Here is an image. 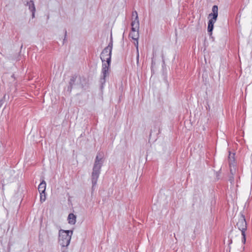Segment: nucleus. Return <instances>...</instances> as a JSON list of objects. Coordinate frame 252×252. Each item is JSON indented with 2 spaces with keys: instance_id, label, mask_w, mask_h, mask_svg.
Listing matches in <instances>:
<instances>
[{
  "instance_id": "nucleus-19",
  "label": "nucleus",
  "mask_w": 252,
  "mask_h": 252,
  "mask_svg": "<svg viewBox=\"0 0 252 252\" xmlns=\"http://www.w3.org/2000/svg\"><path fill=\"white\" fill-rule=\"evenodd\" d=\"M136 42L134 43V45H135V46H136V51H138V52H139L138 40H136Z\"/></svg>"
},
{
  "instance_id": "nucleus-18",
  "label": "nucleus",
  "mask_w": 252,
  "mask_h": 252,
  "mask_svg": "<svg viewBox=\"0 0 252 252\" xmlns=\"http://www.w3.org/2000/svg\"><path fill=\"white\" fill-rule=\"evenodd\" d=\"M139 29H135L134 27H132L131 28V31L132 32H138Z\"/></svg>"
},
{
  "instance_id": "nucleus-21",
  "label": "nucleus",
  "mask_w": 252,
  "mask_h": 252,
  "mask_svg": "<svg viewBox=\"0 0 252 252\" xmlns=\"http://www.w3.org/2000/svg\"><path fill=\"white\" fill-rule=\"evenodd\" d=\"M134 15H135V11L132 12V16H133Z\"/></svg>"
},
{
  "instance_id": "nucleus-16",
  "label": "nucleus",
  "mask_w": 252,
  "mask_h": 252,
  "mask_svg": "<svg viewBox=\"0 0 252 252\" xmlns=\"http://www.w3.org/2000/svg\"><path fill=\"white\" fill-rule=\"evenodd\" d=\"M139 53L138 51L136 52V62L137 64H138L139 63Z\"/></svg>"
},
{
  "instance_id": "nucleus-6",
  "label": "nucleus",
  "mask_w": 252,
  "mask_h": 252,
  "mask_svg": "<svg viewBox=\"0 0 252 252\" xmlns=\"http://www.w3.org/2000/svg\"><path fill=\"white\" fill-rule=\"evenodd\" d=\"M26 5L29 6V10L32 13V18H33L35 17V7L33 0H31L30 1H27Z\"/></svg>"
},
{
  "instance_id": "nucleus-15",
  "label": "nucleus",
  "mask_w": 252,
  "mask_h": 252,
  "mask_svg": "<svg viewBox=\"0 0 252 252\" xmlns=\"http://www.w3.org/2000/svg\"><path fill=\"white\" fill-rule=\"evenodd\" d=\"M46 197L45 195L44 194H40V200L41 201H44L45 200Z\"/></svg>"
},
{
  "instance_id": "nucleus-12",
  "label": "nucleus",
  "mask_w": 252,
  "mask_h": 252,
  "mask_svg": "<svg viewBox=\"0 0 252 252\" xmlns=\"http://www.w3.org/2000/svg\"><path fill=\"white\" fill-rule=\"evenodd\" d=\"M229 167L230 174H231V175H234L236 172L235 168V164H234L233 163H230Z\"/></svg>"
},
{
  "instance_id": "nucleus-23",
  "label": "nucleus",
  "mask_w": 252,
  "mask_h": 252,
  "mask_svg": "<svg viewBox=\"0 0 252 252\" xmlns=\"http://www.w3.org/2000/svg\"><path fill=\"white\" fill-rule=\"evenodd\" d=\"M62 252H65L64 251H63Z\"/></svg>"
},
{
  "instance_id": "nucleus-11",
  "label": "nucleus",
  "mask_w": 252,
  "mask_h": 252,
  "mask_svg": "<svg viewBox=\"0 0 252 252\" xmlns=\"http://www.w3.org/2000/svg\"><path fill=\"white\" fill-rule=\"evenodd\" d=\"M129 36H130L134 40H137L139 38L138 32H131L129 33Z\"/></svg>"
},
{
  "instance_id": "nucleus-7",
  "label": "nucleus",
  "mask_w": 252,
  "mask_h": 252,
  "mask_svg": "<svg viewBox=\"0 0 252 252\" xmlns=\"http://www.w3.org/2000/svg\"><path fill=\"white\" fill-rule=\"evenodd\" d=\"M77 75H74L73 76H72L70 79V81L69 82V86L67 88V91L71 92L73 85H75V82L76 81V80L77 79Z\"/></svg>"
},
{
  "instance_id": "nucleus-8",
  "label": "nucleus",
  "mask_w": 252,
  "mask_h": 252,
  "mask_svg": "<svg viewBox=\"0 0 252 252\" xmlns=\"http://www.w3.org/2000/svg\"><path fill=\"white\" fill-rule=\"evenodd\" d=\"M46 186V182L44 180H43L39 185L38 190L40 194H45Z\"/></svg>"
},
{
  "instance_id": "nucleus-9",
  "label": "nucleus",
  "mask_w": 252,
  "mask_h": 252,
  "mask_svg": "<svg viewBox=\"0 0 252 252\" xmlns=\"http://www.w3.org/2000/svg\"><path fill=\"white\" fill-rule=\"evenodd\" d=\"M135 18L134 21L131 22V27H134L135 29H139V22L138 20V14L137 12L135 11Z\"/></svg>"
},
{
  "instance_id": "nucleus-22",
  "label": "nucleus",
  "mask_w": 252,
  "mask_h": 252,
  "mask_svg": "<svg viewBox=\"0 0 252 252\" xmlns=\"http://www.w3.org/2000/svg\"><path fill=\"white\" fill-rule=\"evenodd\" d=\"M232 240H231L230 241L229 244L232 243Z\"/></svg>"
},
{
  "instance_id": "nucleus-5",
  "label": "nucleus",
  "mask_w": 252,
  "mask_h": 252,
  "mask_svg": "<svg viewBox=\"0 0 252 252\" xmlns=\"http://www.w3.org/2000/svg\"><path fill=\"white\" fill-rule=\"evenodd\" d=\"M236 226L241 231L242 235L243 236L242 241L243 244H245L246 240L245 231L247 230V226L245 217L243 214H241L238 221L237 222Z\"/></svg>"
},
{
  "instance_id": "nucleus-20",
  "label": "nucleus",
  "mask_w": 252,
  "mask_h": 252,
  "mask_svg": "<svg viewBox=\"0 0 252 252\" xmlns=\"http://www.w3.org/2000/svg\"><path fill=\"white\" fill-rule=\"evenodd\" d=\"M66 35H67V32H66V31H65V35H64V39H63V41L65 40L66 36Z\"/></svg>"
},
{
  "instance_id": "nucleus-10",
  "label": "nucleus",
  "mask_w": 252,
  "mask_h": 252,
  "mask_svg": "<svg viewBox=\"0 0 252 252\" xmlns=\"http://www.w3.org/2000/svg\"><path fill=\"white\" fill-rule=\"evenodd\" d=\"M76 217L72 213L69 214L68 216V223L71 224H74L76 222Z\"/></svg>"
},
{
  "instance_id": "nucleus-4",
  "label": "nucleus",
  "mask_w": 252,
  "mask_h": 252,
  "mask_svg": "<svg viewBox=\"0 0 252 252\" xmlns=\"http://www.w3.org/2000/svg\"><path fill=\"white\" fill-rule=\"evenodd\" d=\"M218 16V7L217 5H214L212 7V13L209 14L208 18H212L209 20L208 23V32L211 35L214 29V24L216 22Z\"/></svg>"
},
{
  "instance_id": "nucleus-3",
  "label": "nucleus",
  "mask_w": 252,
  "mask_h": 252,
  "mask_svg": "<svg viewBox=\"0 0 252 252\" xmlns=\"http://www.w3.org/2000/svg\"><path fill=\"white\" fill-rule=\"evenodd\" d=\"M60 232H62V234H60L59 236L60 244L63 247H67L70 243L73 231L61 230Z\"/></svg>"
},
{
  "instance_id": "nucleus-2",
  "label": "nucleus",
  "mask_w": 252,
  "mask_h": 252,
  "mask_svg": "<svg viewBox=\"0 0 252 252\" xmlns=\"http://www.w3.org/2000/svg\"><path fill=\"white\" fill-rule=\"evenodd\" d=\"M103 161L104 160L103 159L102 155L100 153H98L96 156L93 166V172L92 173L91 179L93 188L95 186L97 183Z\"/></svg>"
},
{
  "instance_id": "nucleus-13",
  "label": "nucleus",
  "mask_w": 252,
  "mask_h": 252,
  "mask_svg": "<svg viewBox=\"0 0 252 252\" xmlns=\"http://www.w3.org/2000/svg\"><path fill=\"white\" fill-rule=\"evenodd\" d=\"M234 154L233 153L232 155L229 152V155L228 157V160H229V164H230V163H233L235 164L234 162Z\"/></svg>"
},
{
  "instance_id": "nucleus-17",
  "label": "nucleus",
  "mask_w": 252,
  "mask_h": 252,
  "mask_svg": "<svg viewBox=\"0 0 252 252\" xmlns=\"http://www.w3.org/2000/svg\"><path fill=\"white\" fill-rule=\"evenodd\" d=\"M229 181L231 183H232L234 181V177L233 175H231L229 177Z\"/></svg>"
},
{
  "instance_id": "nucleus-14",
  "label": "nucleus",
  "mask_w": 252,
  "mask_h": 252,
  "mask_svg": "<svg viewBox=\"0 0 252 252\" xmlns=\"http://www.w3.org/2000/svg\"><path fill=\"white\" fill-rule=\"evenodd\" d=\"M112 47H113V41L112 38H111V40L108 44V45L105 48V49L108 50L109 51H111L112 52Z\"/></svg>"
},
{
  "instance_id": "nucleus-1",
  "label": "nucleus",
  "mask_w": 252,
  "mask_h": 252,
  "mask_svg": "<svg viewBox=\"0 0 252 252\" xmlns=\"http://www.w3.org/2000/svg\"><path fill=\"white\" fill-rule=\"evenodd\" d=\"M112 52L106 49H104L100 54V59L102 62V76L100 79V82L103 85L106 82V77L109 75L110 64L111 62Z\"/></svg>"
}]
</instances>
